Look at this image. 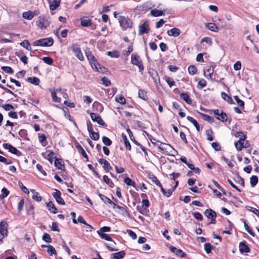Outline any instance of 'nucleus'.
<instances>
[{
  "mask_svg": "<svg viewBox=\"0 0 259 259\" xmlns=\"http://www.w3.org/2000/svg\"><path fill=\"white\" fill-rule=\"evenodd\" d=\"M8 224L5 221L0 222V233L7 236L8 235Z\"/></svg>",
  "mask_w": 259,
  "mask_h": 259,
  "instance_id": "17",
  "label": "nucleus"
},
{
  "mask_svg": "<svg viewBox=\"0 0 259 259\" xmlns=\"http://www.w3.org/2000/svg\"><path fill=\"white\" fill-rule=\"evenodd\" d=\"M98 234L102 239H104L107 241H112V238L109 235L104 233L98 232Z\"/></svg>",
  "mask_w": 259,
  "mask_h": 259,
  "instance_id": "45",
  "label": "nucleus"
},
{
  "mask_svg": "<svg viewBox=\"0 0 259 259\" xmlns=\"http://www.w3.org/2000/svg\"><path fill=\"white\" fill-rule=\"evenodd\" d=\"M245 139H239L237 142L235 143V146L238 151H241L244 147L246 146L244 145Z\"/></svg>",
  "mask_w": 259,
  "mask_h": 259,
  "instance_id": "21",
  "label": "nucleus"
},
{
  "mask_svg": "<svg viewBox=\"0 0 259 259\" xmlns=\"http://www.w3.org/2000/svg\"><path fill=\"white\" fill-rule=\"evenodd\" d=\"M75 147H76V149L80 152L81 155L84 158H85L87 159V160H88V155H87V153H85V150L82 148V147L78 144L76 145Z\"/></svg>",
  "mask_w": 259,
  "mask_h": 259,
  "instance_id": "39",
  "label": "nucleus"
},
{
  "mask_svg": "<svg viewBox=\"0 0 259 259\" xmlns=\"http://www.w3.org/2000/svg\"><path fill=\"white\" fill-rule=\"evenodd\" d=\"M27 81L34 85H38L39 83V79L36 77H28Z\"/></svg>",
  "mask_w": 259,
  "mask_h": 259,
  "instance_id": "36",
  "label": "nucleus"
},
{
  "mask_svg": "<svg viewBox=\"0 0 259 259\" xmlns=\"http://www.w3.org/2000/svg\"><path fill=\"white\" fill-rule=\"evenodd\" d=\"M90 136L92 140L95 141H97L99 139V134L94 131L90 133Z\"/></svg>",
  "mask_w": 259,
  "mask_h": 259,
  "instance_id": "46",
  "label": "nucleus"
},
{
  "mask_svg": "<svg viewBox=\"0 0 259 259\" xmlns=\"http://www.w3.org/2000/svg\"><path fill=\"white\" fill-rule=\"evenodd\" d=\"M31 192L32 194V197L36 201L39 202L41 200V197L39 196L38 192H36L34 190H31Z\"/></svg>",
  "mask_w": 259,
  "mask_h": 259,
  "instance_id": "34",
  "label": "nucleus"
},
{
  "mask_svg": "<svg viewBox=\"0 0 259 259\" xmlns=\"http://www.w3.org/2000/svg\"><path fill=\"white\" fill-rule=\"evenodd\" d=\"M47 251L51 255H53V254L56 253L55 248L53 247L52 245H48Z\"/></svg>",
  "mask_w": 259,
  "mask_h": 259,
  "instance_id": "62",
  "label": "nucleus"
},
{
  "mask_svg": "<svg viewBox=\"0 0 259 259\" xmlns=\"http://www.w3.org/2000/svg\"><path fill=\"white\" fill-rule=\"evenodd\" d=\"M214 72V68L212 66H209L208 68L204 70V75L208 78L211 79V76Z\"/></svg>",
  "mask_w": 259,
  "mask_h": 259,
  "instance_id": "24",
  "label": "nucleus"
},
{
  "mask_svg": "<svg viewBox=\"0 0 259 259\" xmlns=\"http://www.w3.org/2000/svg\"><path fill=\"white\" fill-rule=\"evenodd\" d=\"M86 56L90 62L92 68L97 71L102 73L106 72V68L99 64L97 61L95 59V57L90 52H87L85 53Z\"/></svg>",
  "mask_w": 259,
  "mask_h": 259,
  "instance_id": "1",
  "label": "nucleus"
},
{
  "mask_svg": "<svg viewBox=\"0 0 259 259\" xmlns=\"http://www.w3.org/2000/svg\"><path fill=\"white\" fill-rule=\"evenodd\" d=\"M125 252L123 250L119 251L116 253H112L111 255V259H121L123 258L125 255Z\"/></svg>",
  "mask_w": 259,
  "mask_h": 259,
  "instance_id": "20",
  "label": "nucleus"
},
{
  "mask_svg": "<svg viewBox=\"0 0 259 259\" xmlns=\"http://www.w3.org/2000/svg\"><path fill=\"white\" fill-rule=\"evenodd\" d=\"M102 141L103 143L107 146H109L112 144V141H111V140L105 136L103 137Z\"/></svg>",
  "mask_w": 259,
  "mask_h": 259,
  "instance_id": "47",
  "label": "nucleus"
},
{
  "mask_svg": "<svg viewBox=\"0 0 259 259\" xmlns=\"http://www.w3.org/2000/svg\"><path fill=\"white\" fill-rule=\"evenodd\" d=\"M180 33V29L176 27L167 31V34L169 36L178 37Z\"/></svg>",
  "mask_w": 259,
  "mask_h": 259,
  "instance_id": "13",
  "label": "nucleus"
},
{
  "mask_svg": "<svg viewBox=\"0 0 259 259\" xmlns=\"http://www.w3.org/2000/svg\"><path fill=\"white\" fill-rule=\"evenodd\" d=\"M116 101L118 103L121 104H124L126 102L125 98L123 96H117L116 97Z\"/></svg>",
  "mask_w": 259,
  "mask_h": 259,
  "instance_id": "53",
  "label": "nucleus"
},
{
  "mask_svg": "<svg viewBox=\"0 0 259 259\" xmlns=\"http://www.w3.org/2000/svg\"><path fill=\"white\" fill-rule=\"evenodd\" d=\"M139 97L144 100H146L147 99L146 92L143 90H139L138 93Z\"/></svg>",
  "mask_w": 259,
  "mask_h": 259,
  "instance_id": "42",
  "label": "nucleus"
},
{
  "mask_svg": "<svg viewBox=\"0 0 259 259\" xmlns=\"http://www.w3.org/2000/svg\"><path fill=\"white\" fill-rule=\"evenodd\" d=\"M206 134L207 135V139L209 141H212L213 140V138L212 137V132L210 130H208L206 131Z\"/></svg>",
  "mask_w": 259,
  "mask_h": 259,
  "instance_id": "64",
  "label": "nucleus"
},
{
  "mask_svg": "<svg viewBox=\"0 0 259 259\" xmlns=\"http://www.w3.org/2000/svg\"><path fill=\"white\" fill-rule=\"evenodd\" d=\"M165 80L168 84V85L169 86V87H171L175 84V81L169 77H165Z\"/></svg>",
  "mask_w": 259,
  "mask_h": 259,
  "instance_id": "60",
  "label": "nucleus"
},
{
  "mask_svg": "<svg viewBox=\"0 0 259 259\" xmlns=\"http://www.w3.org/2000/svg\"><path fill=\"white\" fill-rule=\"evenodd\" d=\"M18 185H19V186L21 188V190H22V191H23L24 193H25L26 194L29 193L28 189L23 185V183L21 182H19Z\"/></svg>",
  "mask_w": 259,
  "mask_h": 259,
  "instance_id": "63",
  "label": "nucleus"
},
{
  "mask_svg": "<svg viewBox=\"0 0 259 259\" xmlns=\"http://www.w3.org/2000/svg\"><path fill=\"white\" fill-rule=\"evenodd\" d=\"M55 165L56 167H57L59 169H62L63 165L61 163V161L59 159H56L55 161Z\"/></svg>",
  "mask_w": 259,
  "mask_h": 259,
  "instance_id": "61",
  "label": "nucleus"
},
{
  "mask_svg": "<svg viewBox=\"0 0 259 259\" xmlns=\"http://www.w3.org/2000/svg\"><path fill=\"white\" fill-rule=\"evenodd\" d=\"M121 137L122 138L123 141L124 142V143L126 148L128 150H130L131 149V146L130 143L129 142V141L126 137V136L124 134H122L121 135Z\"/></svg>",
  "mask_w": 259,
  "mask_h": 259,
  "instance_id": "26",
  "label": "nucleus"
},
{
  "mask_svg": "<svg viewBox=\"0 0 259 259\" xmlns=\"http://www.w3.org/2000/svg\"><path fill=\"white\" fill-rule=\"evenodd\" d=\"M38 136L39 141L41 144V145L43 146H46L47 144V142L46 141V136L44 134L41 135L39 133V134H38Z\"/></svg>",
  "mask_w": 259,
  "mask_h": 259,
  "instance_id": "31",
  "label": "nucleus"
},
{
  "mask_svg": "<svg viewBox=\"0 0 259 259\" xmlns=\"http://www.w3.org/2000/svg\"><path fill=\"white\" fill-rule=\"evenodd\" d=\"M42 240L47 243H50L52 241L50 235L48 233H45L42 236Z\"/></svg>",
  "mask_w": 259,
  "mask_h": 259,
  "instance_id": "52",
  "label": "nucleus"
},
{
  "mask_svg": "<svg viewBox=\"0 0 259 259\" xmlns=\"http://www.w3.org/2000/svg\"><path fill=\"white\" fill-rule=\"evenodd\" d=\"M52 195L58 204L60 205L65 204L63 199L61 197V192L59 190L55 189V192L52 193Z\"/></svg>",
  "mask_w": 259,
  "mask_h": 259,
  "instance_id": "9",
  "label": "nucleus"
},
{
  "mask_svg": "<svg viewBox=\"0 0 259 259\" xmlns=\"http://www.w3.org/2000/svg\"><path fill=\"white\" fill-rule=\"evenodd\" d=\"M9 194V191L6 188H3L1 191V194L0 195V199H4L6 198Z\"/></svg>",
  "mask_w": 259,
  "mask_h": 259,
  "instance_id": "44",
  "label": "nucleus"
},
{
  "mask_svg": "<svg viewBox=\"0 0 259 259\" xmlns=\"http://www.w3.org/2000/svg\"><path fill=\"white\" fill-rule=\"evenodd\" d=\"M239 251L241 253H247L250 251V249L248 246L244 242H241L239 244Z\"/></svg>",
  "mask_w": 259,
  "mask_h": 259,
  "instance_id": "23",
  "label": "nucleus"
},
{
  "mask_svg": "<svg viewBox=\"0 0 259 259\" xmlns=\"http://www.w3.org/2000/svg\"><path fill=\"white\" fill-rule=\"evenodd\" d=\"M187 119L195 126V127H196L197 131L199 132L200 127H199V125L198 122H197V121L195 119H194L193 117H192L190 116H188L187 117Z\"/></svg>",
  "mask_w": 259,
  "mask_h": 259,
  "instance_id": "30",
  "label": "nucleus"
},
{
  "mask_svg": "<svg viewBox=\"0 0 259 259\" xmlns=\"http://www.w3.org/2000/svg\"><path fill=\"white\" fill-rule=\"evenodd\" d=\"M90 116L93 121L97 122L100 125H104L105 122L99 115L95 113H91L90 114Z\"/></svg>",
  "mask_w": 259,
  "mask_h": 259,
  "instance_id": "12",
  "label": "nucleus"
},
{
  "mask_svg": "<svg viewBox=\"0 0 259 259\" xmlns=\"http://www.w3.org/2000/svg\"><path fill=\"white\" fill-rule=\"evenodd\" d=\"M117 209L118 210H117V212L122 217L124 218L130 217V214L125 208L119 206V207H117Z\"/></svg>",
  "mask_w": 259,
  "mask_h": 259,
  "instance_id": "19",
  "label": "nucleus"
},
{
  "mask_svg": "<svg viewBox=\"0 0 259 259\" xmlns=\"http://www.w3.org/2000/svg\"><path fill=\"white\" fill-rule=\"evenodd\" d=\"M119 23L123 30L132 27L133 23L131 20L124 16H120L118 18Z\"/></svg>",
  "mask_w": 259,
  "mask_h": 259,
  "instance_id": "3",
  "label": "nucleus"
},
{
  "mask_svg": "<svg viewBox=\"0 0 259 259\" xmlns=\"http://www.w3.org/2000/svg\"><path fill=\"white\" fill-rule=\"evenodd\" d=\"M47 207L48 210L50 211L52 213H57V209L56 208L54 204L53 203L52 201H50L47 203Z\"/></svg>",
  "mask_w": 259,
  "mask_h": 259,
  "instance_id": "27",
  "label": "nucleus"
},
{
  "mask_svg": "<svg viewBox=\"0 0 259 259\" xmlns=\"http://www.w3.org/2000/svg\"><path fill=\"white\" fill-rule=\"evenodd\" d=\"M139 34L141 35L144 33H147L149 32V25L147 23H144L139 27Z\"/></svg>",
  "mask_w": 259,
  "mask_h": 259,
  "instance_id": "18",
  "label": "nucleus"
},
{
  "mask_svg": "<svg viewBox=\"0 0 259 259\" xmlns=\"http://www.w3.org/2000/svg\"><path fill=\"white\" fill-rule=\"evenodd\" d=\"M47 21V17L45 15L40 16L38 20L36 21V25L40 29L47 28L48 26L45 25V23Z\"/></svg>",
  "mask_w": 259,
  "mask_h": 259,
  "instance_id": "7",
  "label": "nucleus"
},
{
  "mask_svg": "<svg viewBox=\"0 0 259 259\" xmlns=\"http://www.w3.org/2000/svg\"><path fill=\"white\" fill-rule=\"evenodd\" d=\"M44 62L48 65H52L53 62V59L49 57H45L42 59Z\"/></svg>",
  "mask_w": 259,
  "mask_h": 259,
  "instance_id": "56",
  "label": "nucleus"
},
{
  "mask_svg": "<svg viewBox=\"0 0 259 259\" xmlns=\"http://www.w3.org/2000/svg\"><path fill=\"white\" fill-rule=\"evenodd\" d=\"M112 241V243L111 244H107V243L105 244L106 247L109 249V250H110L111 251L118 250V249L115 246V242H114L113 241Z\"/></svg>",
  "mask_w": 259,
  "mask_h": 259,
  "instance_id": "32",
  "label": "nucleus"
},
{
  "mask_svg": "<svg viewBox=\"0 0 259 259\" xmlns=\"http://www.w3.org/2000/svg\"><path fill=\"white\" fill-rule=\"evenodd\" d=\"M124 182L128 186H132L134 187L136 186V183L135 182L132 181L130 178L127 177L124 179Z\"/></svg>",
  "mask_w": 259,
  "mask_h": 259,
  "instance_id": "48",
  "label": "nucleus"
},
{
  "mask_svg": "<svg viewBox=\"0 0 259 259\" xmlns=\"http://www.w3.org/2000/svg\"><path fill=\"white\" fill-rule=\"evenodd\" d=\"M212 248V246L210 243H205L204 245V249L207 253H209Z\"/></svg>",
  "mask_w": 259,
  "mask_h": 259,
  "instance_id": "54",
  "label": "nucleus"
},
{
  "mask_svg": "<svg viewBox=\"0 0 259 259\" xmlns=\"http://www.w3.org/2000/svg\"><path fill=\"white\" fill-rule=\"evenodd\" d=\"M60 3V0H53L51 3H50V9L51 10H55L57 7H59Z\"/></svg>",
  "mask_w": 259,
  "mask_h": 259,
  "instance_id": "29",
  "label": "nucleus"
},
{
  "mask_svg": "<svg viewBox=\"0 0 259 259\" xmlns=\"http://www.w3.org/2000/svg\"><path fill=\"white\" fill-rule=\"evenodd\" d=\"M205 26L210 31H212L213 32H218L219 31L218 27L214 23H205Z\"/></svg>",
  "mask_w": 259,
  "mask_h": 259,
  "instance_id": "25",
  "label": "nucleus"
},
{
  "mask_svg": "<svg viewBox=\"0 0 259 259\" xmlns=\"http://www.w3.org/2000/svg\"><path fill=\"white\" fill-rule=\"evenodd\" d=\"M221 97L229 104H232L233 103L232 99L230 96H229L226 93L224 92H222Z\"/></svg>",
  "mask_w": 259,
  "mask_h": 259,
  "instance_id": "33",
  "label": "nucleus"
},
{
  "mask_svg": "<svg viewBox=\"0 0 259 259\" xmlns=\"http://www.w3.org/2000/svg\"><path fill=\"white\" fill-rule=\"evenodd\" d=\"M20 45L25 48L28 51H31V47L30 46V44L27 40H25L20 43Z\"/></svg>",
  "mask_w": 259,
  "mask_h": 259,
  "instance_id": "43",
  "label": "nucleus"
},
{
  "mask_svg": "<svg viewBox=\"0 0 259 259\" xmlns=\"http://www.w3.org/2000/svg\"><path fill=\"white\" fill-rule=\"evenodd\" d=\"M198 113L201 116L203 117V119H204L205 120L208 121L210 122H212V119L210 116L200 113L199 112H198Z\"/></svg>",
  "mask_w": 259,
  "mask_h": 259,
  "instance_id": "51",
  "label": "nucleus"
},
{
  "mask_svg": "<svg viewBox=\"0 0 259 259\" xmlns=\"http://www.w3.org/2000/svg\"><path fill=\"white\" fill-rule=\"evenodd\" d=\"M2 69L6 73L12 74L13 73V70L12 68L9 66H3Z\"/></svg>",
  "mask_w": 259,
  "mask_h": 259,
  "instance_id": "55",
  "label": "nucleus"
},
{
  "mask_svg": "<svg viewBox=\"0 0 259 259\" xmlns=\"http://www.w3.org/2000/svg\"><path fill=\"white\" fill-rule=\"evenodd\" d=\"M107 54L111 57L114 58H118L119 57V53L117 51H113V52H108Z\"/></svg>",
  "mask_w": 259,
  "mask_h": 259,
  "instance_id": "59",
  "label": "nucleus"
},
{
  "mask_svg": "<svg viewBox=\"0 0 259 259\" xmlns=\"http://www.w3.org/2000/svg\"><path fill=\"white\" fill-rule=\"evenodd\" d=\"M180 97L182 99L185 101L187 104H191L192 100L190 98L189 95L187 93H181Z\"/></svg>",
  "mask_w": 259,
  "mask_h": 259,
  "instance_id": "28",
  "label": "nucleus"
},
{
  "mask_svg": "<svg viewBox=\"0 0 259 259\" xmlns=\"http://www.w3.org/2000/svg\"><path fill=\"white\" fill-rule=\"evenodd\" d=\"M160 189H161V191L162 192V193H163V195H165L167 197H169L170 196L172 193V191H174V189L171 190V189H168L167 190H165L163 187L162 186H161L160 187Z\"/></svg>",
  "mask_w": 259,
  "mask_h": 259,
  "instance_id": "41",
  "label": "nucleus"
},
{
  "mask_svg": "<svg viewBox=\"0 0 259 259\" xmlns=\"http://www.w3.org/2000/svg\"><path fill=\"white\" fill-rule=\"evenodd\" d=\"M80 24L83 27H89L92 24L91 20L88 17L84 16L80 18Z\"/></svg>",
  "mask_w": 259,
  "mask_h": 259,
  "instance_id": "14",
  "label": "nucleus"
},
{
  "mask_svg": "<svg viewBox=\"0 0 259 259\" xmlns=\"http://www.w3.org/2000/svg\"><path fill=\"white\" fill-rule=\"evenodd\" d=\"M242 221H243L244 228H245V230H246V231H247L251 236H254V233L249 227V226H248V225L246 223V221L244 219H242Z\"/></svg>",
  "mask_w": 259,
  "mask_h": 259,
  "instance_id": "40",
  "label": "nucleus"
},
{
  "mask_svg": "<svg viewBox=\"0 0 259 259\" xmlns=\"http://www.w3.org/2000/svg\"><path fill=\"white\" fill-rule=\"evenodd\" d=\"M131 62L133 64L138 67L140 70L144 69L142 60L140 59V56L136 54H133L131 56Z\"/></svg>",
  "mask_w": 259,
  "mask_h": 259,
  "instance_id": "5",
  "label": "nucleus"
},
{
  "mask_svg": "<svg viewBox=\"0 0 259 259\" xmlns=\"http://www.w3.org/2000/svg\"><path fill=\"white\" fill-rule=\"evenodd\" d=\"M170 250L172 252L175 253L178 256L184 257L185 255L181 249H177L175 247L171 246L170 247Z\"/></svg>",
  "mask_w": 259,
  "mask_h": 259,
  "instance_id": "22",
  "label": "nucleus"
},
{
  "mask_svg": "<svg viewBox=\"0 0 259 259\" xmlns=\"http://www.w3.org/2000/svg\"><path fill=\"white\" fill-rule=\"evenodd\" d=\"M99 196L106 204L109 205V203H112V201L106 196L101 194H99Z\"/></svg>",
  "mask_w": 259,
  "mask_h": 259,
  "instance_id": "35",
  "label": "nucleus"
},
{
  "mask_svg": "<svg viewBox=\"0 0 259 259\" xmlns=\"http://www.w3.org/2000/svg\"><path fill=\"white\" fill-rule=\"evenodd\" d=\"M61 92V89H56L54 91L51 92V96L53 99V101L54 102L60 103L61 101V99L60 97L57 96V94H59Z\"/></svg>",
  "mask_w": 259,
  "mask_h": 259,
  "instance_id": "15",
  "label": "nucleus"
},
{
  "mask_svg": "<svg viewBox=\"0 0 259 259\" xmlns=\"http://www.w3.org/2000/svg\"><path fill=\"white\" fill-rule=\"evenodd\" d=\"M258 182V178L256 176H252L250 178V183L251 187H254Z\"/></svg>",
  "mask_w": 259,
  "mask_h": 259,
  "instance_id": "37",
  "label": "nucleus"
},
{
  "mask_svg": "<svg viewBox=\"0 0 259 259\" xmlns=\"http://www.w3.org/2000/svg\"><path fill=\"white\" fill-rule=\"evenodd\" d=\"M206 85V81L204 79H202L198 82V88H199L200 89H202V88L205 87Z\"/></svg>",
  "mask_w": 259,
  "mask_h": 259,
  "instance_id": "57",
  "label": "nucleus"
},
{
  "mask_svg": "<svg viewBox=\"0 0 259 259\" xmlns=\"http://www.w3.org/2000/svg\"><path fill=\"white\" fill-rule=\"evenodd\" d=\"M234 98L236 100V102L237 103V104H238V105L240 107L244 108V102L242 100H240L237 96H235Z\"/></svg>",
  "mask_w": 259,
  "mask_h": 259,
  "instance_id": "49",
  "label": "nucleus"
},
{
  "mask_svg": "<svg viewBox=\"0 0 259 259\" xmlns=\"http://www.w3.org/2000/svg\"><path fill=\"white\" fill-rule=\"evenodd\" d=\"M32 13L31 11L25 12L23 13L22 16L24 18L27 20H31L33 18Z\"/></svg>",
  "mask_w": 259,
  "mask_h": 259,
  "instance_id": "38",
  "label": "nucleus"
},
{
  "mask_svg": "<svg viewBox=\"0 0 259 259\" xmlns=\"http://www.w3.org/2000/svg\"><path fill=\"white\" fill-rule=\"evenodd\" d=\"M102 83L106 87H108L111 84L110 81L106 77H103L102 79Z\"/></svg>",
  "mask_w": 259,
  "mask_h": 259,
  "instance_id": "58",
  "label": "nucleus"
},
{
  "mask_svg": "<svg viewBox=\"0 0 259 259\" xmlns=\"http://www.w3.org/2000/svg\"><path fill=\"white\" fill-rule=\"evenodd\" d=\"M73 52L75 54L76 57L80 61L83 60L84 57L81 52L80 49L76 44L72 45Z\"/></svg>",
  "mask_w": 259,
  "mask_h": 259,
  "instance_id": "8",
  "label": "nucleus"
},
{
  "mask_svg": "<svg viewBox=\"0 0 259 259\" xmlns=\"http://www.w3.org/2000/svg\"><path fill=\"white\" fill-rule=\"evenodd\" d=\"M204 214L208 219H211V224H215L216 213L211 209H206L204 212Z\"/></svg>",
  "mask_w": 259,
  "mask_h": 259,
  "instance_id": "10",
  "label": "nucleus"
},
{
  "mask_svg": "<svg viewBox=\"0 0 259 259\" xmlns=\"http://www.w3.org/2000/svg\"><path fill=\"white\" fill-rule=\"evenodd\" d=\"M189 73L191 75H194L197 72V68L194 65H191L188 67Z\"/></svg>",
  "mask_w": 259,
  "mask_h": 259,
  "instance_id": "50",
  "label": "nucleus"
},
{
  "mask_svg": "<svg viewBox=\"0 0 259 259\" xmlns=\"http://www.w3.org/2000/svg\"><path fill=\"white\" fill-rule=\"evenodd\" d=\"M54 40L51 37L42 38L36 40L34 42V45L36 46H48L50 47L53 45Z\"/></svg>",
  "mask_w": 259,
  "mask_h": 259,
  "instance_id": "4",
  "label": "nucleus"
},
{
  "mask_svg": "<svg viewBox=\"0 0 259 259\" xmlns=\"http://www.w3.org/2000/svg\"><path fill=\"white\" fill-rule=\"evenodd\" d=\"M158 148L160 152L168 155H175L178 153L171 146L168 144L160 143V145L158 146Z\"/></svg>",
  "mask_w": 259,
  "mask_h": 259,
  "instance_id": "2",
  "label": "nucleus"
},
{
  "mask_svg": "<svg viewBox=\"0 0 259 259\" xmlns=\"http://www.w3.org/2000/svg\"><path fill=\"white\" fill-rule=\"evenodd\" d=\"M3 147L6 149L9 150V151L11 153L17 155H19L21 154V152L19 151L10 144H4Z\"/></svg>",
  "mask_w": 259,
  "mask_h": 259,
  "instance_id": "11",
  "label": "nucleus"
},
{
  "mask_svg": "<svg viewBox=\"0 0 259 259\" xmlns=\"http://www.w3.org/2000/svg\"><path fill=\"white\" fill-rule=\"evenodd\" d=\"M214 114L217 116V118L222 122H226L227 120V116L226 113L223 111L216 109L213 111Z\"/></svg>",
  "mask_w": 259,
  "mask_h": 259,
  "instance_id": "6",
  "label": "nucleus"
},
{
  "mask_svg": "<svg viewBox=\"0 0 259 259\" xmlns=\"http://www.w3.org/2000/svg\"><path fill=\"white\" fill-rule=\"evenodd\" d=\"M165 10H159L156 9H152L150 12V14L153 17H160L164 16Z\"/></svg>",
  "mask_w": 259,
  "mask_h": 259,
  "instance_id": "16",
  "label": "nucleus"
}]
</instances>
